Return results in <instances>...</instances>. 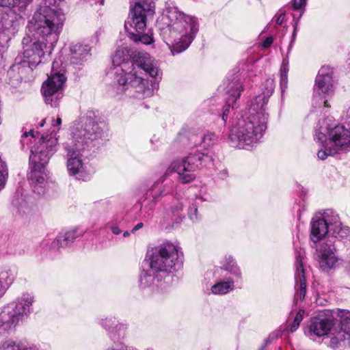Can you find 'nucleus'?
I'll list each match as a JSON object with an SVG mask.
<instances>
[{
    "mask_svg": "<svg viewBox=\"0 0 350 350\" xmlns=\"http://www.w3.org/2000/svg\"><path fill=\"white\" fill-rule=\"evenodd\" d=\"M127 235H129V232H125L124 233V237H126V236H127Z\"/></svg>",
    "mask_w": 350,
    "mask_h": 350,
    "instance_id": "obj_41",
    "label": "nucleus"
},
{
    "mask_svg": "<svg viewBox=\"0 0 350 350\" xmlns=\"http://www.w3.org/2000/svg\"><path fill=\"white\" fill-rule=\"evenodd\" d=\"M330 119H325L320 122V127L316 131L315 137L321 143L325 139L338 152L350 146V131L343 126L331 128L327 124Z\"/></svg>",
    "mask_w": 350,
    "mask_h": 350,
    "instance_id": "obj_10",
    "label": "nucleus"
},
{
    "mask_svg": "<svg viewBox=\"0 0 350 350\" xmlns=\"http://www.w3.org/2000/svg\"><path fill=\"white\" fill-rule=\"evenodd\" d=\"M337 258L332 251H325L320 260V267L323 270L332 268L337 262Z\"/></svg>",
    "mask_w": 350,
    "mask_h": 350,
    "instance_id": "obj_19",
    "label": "nucleus"
},
{
    "mask_svg": "<svg viewBox=\"0 0 350 350\" xmlns=\"http://www.w3.org/2000/svg\"><path fill=\"white\" fill-rule=\"evenodd\" d=\"M45 122H46V120L45 119L42 120L41 123L40 124V126L42 127L44 125Z\"/></svg>",
    "mask_w": 350,
    "mask_h": 350,
    "instance_id": "obj_38",
    "label": "nucleus"
},
{
    "mask_svg": "<svg viewBox=\"0 0 350 350\" xmlns=\"http://www.w3.org/2000/svg\"><path fill=\"white\" fill-rule=\"evenodd\" d=\"M216 140V136L213 133H208L204 135L202 139V142L204 147H208Z\"/></svg>",
    "mask_w": 350,
    "mask_h": 350,
    "instance_id": "obj_30",
    "label": "nucleus"
},
{
    "mask_svg": "<svg viewBox=\"0 0 350 350\" xmlns=\"http://www.w3.org/2000/svg\"><path fill=\"white\" fill-rule=\"evenodd\" d=\"M29 135H31L33 137H35V132L33 130H30L29 132H25L24 134H23V136L27 137H28Z\"/></svg>",
    "mask_w": 350,
    "mask_h": 350,
    "instance_id": "obj_34",
    "label": "nucleus"
},
{
    "mask_svg": "<svg viewBox=\"0 0 350 350\" xmlns=\"http://www.w3.org/2000/svg\"><path fill=\"white\" fill-rule=\"evenodd\" d=\"M67 167L69 173L75 175L82 172L83 163L81 159L78 156L71 155L67 163Z\"/></svg>",
    "mask_w": 350,
    "mask_h": 350,
    "instance_id": "obj_22",
    "label": "nucleus"
},
{
    "mask_svg": "<svg viewBox=\"0 0 350 350\" xmlns=\"http://www.w3.org/2000/svg\"><path fill=\"white\" fill-rule=\"evenodd\" d=\"M129 53L126 48L118 49L112 57V63L116 66H121V70L124 72V77H120L118 81L122 85L135 80L137 83H141L143 77L139 72L144 70L152 77H157L159 75V70L154 64L153 61L146 56L139 57L131 62L129 66Z\"/></svg>",
    "mask_w": 350,
    "mask_h": 350,
    "instance_id": "obj_3",
    "label": "nucleus"
},
{
    "mask_svg": "<svg viewBox=\"0 0 350 350\" xmlns=\"http://www.w3.org/2000/svg\"><path fill=\"white\" fill-rule=\"evenodd\" d=\"M143 227V223L137 224L132 230L133 232L136 231Z\"/></svg>",
    "mask_w": 350,
    "mask_h": 350,
    "instance_id": "obj_36",
    "label": "nucleus"
},
{
    "mask_svg": "<svg viewBox=\"0 0 350 350\" xmlns=\"http://www.w3.org/2000/svg\"><path fill=\"white\" fill-rule=\"evenodd\" d=\"M333 71L329 66H323L316 78V89L319 94H330L334 92Z\"/></svg>",
    "mask_w": 350,
    "mask_h": 350,
    "instance_id": "obj_12",
    "label": "nucleus"
},
{
    "mask_svg": "<svg viewBox=\"0 0 350 350\" xmlns=\"http://www.w3.org/2000/svg\"><path fill=\"white\" fill-rule=\"evenodd\" d=\"M288 63L284 61L280 68V85L282 90L286 87L288 83Z\"/></svg>",
    "mask_w": 350,
    "mask_h": 350,
    "instance_id": "obj_28",
    "label": "nucleus"
},
{
    "mask_svg": "<svg viewBox=\"0 0 350 350\" xmlns=\"http://www.w3.org/2000/svg\"><path fill=\"white\" fill-rule=\"evenodd\" d=\"M61 124H62L61 118H57L55 121V123L53 122L52 124V126L53 127V130L52 133H55V134L56 135L57 132L59 130V126H60Z\"/></svg>",
    "mask_w": 350,
    "mask_h": 350,
    "instance_id": "obj_32",
    "label": "nucleus"
},
{
    "mask_svg": "<svg viewBox=\"0 0 350 350\" xmlns=\"http://www.w3.org/2000/svg\"><path fill=\"white\" fill-rule=\"evenodd\" d=\"M167 18L169 20L167 25L171 33H178L180 36V41L176 43L177 48L179 49L178 52L185 50L198 31L197 20L176 9L170 10Z\"/></svg>",
    "mask_w": 350,
    "mask_h": 350,
    "instance_id": "obj_4",
    "label": "nucleus"
},
{
    "mask_svg": "<svg viewBox=\"0 0 350 350\" xmlns=\"http://www.w3.org/2000/svg\"><path fill=\"white\" fill-rule=\"evenodd\" d=\"M256 107L255 104L251 105L250 115L239 120L231 129L229 138L234 146L244 148L256 144L267 129V99L260 96L256 98Z\"/></svg>",
    "mask_w": 350,
    "mask_h": 350,
    "instance_id": "obj_2",
    "label": "nucleus"
},
{
    "mask_svg": "<svg viewBox=\"0 0 350 350\" xmlns=\"http://www.w3.org/2000/svg\"><path fill=\"white\" fill-rule=\"evenodd\" d=\"M304 314V310H300L296 314L294 321L293 322L291 327V331L292 332H294L298 327L300 322L303 319Z\"/></svg>",
    "mask_w": 350,
    "mask_h": 350,
    "instance_id": "obj_29",
    "label": "nucleus"
},
{
    "mask_svg": "<svg viewBox=\"0 0 350 350\" xmlns=\"http://www.w3.org/2000/svg\"><path fill=\"white\" fill-rule=\"evenodd\" d=\"M227 110H228V109H226L225 110V111L224 112V113H223V119H224V117L226 116V111Z\"/></svg>",
    "mask_w": 350,
    "mask_h": 350,
    "instance_id": "obj_40",
    "label": "nucleus"
},
{
    "mask_svg": "<svg viewBox=\"0 0 350 350\" xmlns=\"http://www.w3.org/2000/svg\"><path fill=\"white\" fill-rule=\"evenodd\" d=\"M211 161V157L207 154L201 153L191 154L181 161H175L170 167L178 174L179 179L183 183H188L195 178L192 173L196 170L199 164Z\"/></svg>",
    "mask_w": 350,
    "mask_h": 350,
    "instance_id": "obj_11",
    "label": "nucleus"
},
{
    "mask_svg": "<svg viewBox=\"0 0 350 350\" xmlns=\"http://www.w3.org/2000/svg\"><path fill=\"white\" fill-rule=\"evenodd\" d=\"M74 232H68L64 235H59L56 240L53 242V247H65L69 241L74 239Z\"/></svg>",
    "mask_w": 350,
    "mask_h": 350,
    "instance_id": "obj_25",
    "label": "nucleus"
},
{
    "mask_svg": "<svg viewBox=\"0 0 350 350\" xmlns=\"http://www.w3.org/2000/svg\"><path fill=\"white\" fill-rule=\"evenodd\" d=\"M295 278V289L296 291L295 299V301L298 299L302 301L305 298L306 293V282L303 265L299 256L297 257Z\"/></svg>",
    "mask_w": 350,
    "mask_h": 350,
    "instance_id": "obj_14",
    "label": "nucleus"
},
{
    "mask_svg": "<svg viewBox=\"0 0 350 350\" xmlns=\"http://www.w3.org/2000/svg\"><path fill=\"white\" fill-rule=\"evenodd\" d=\"M273 43V38L271 37H268L262 43V46L264 48H267L271 45Z\"/></svg>",
    "mask_w": 350,
    "mask_h": 350,
    "instance_id": "obj_33",
    "label": "nucleus"
},
{
    "mask_svg": "<svg viewBox=\"0 0 350 350\" xmlns=\"http://www.w3.org/2000/svg\"><path fill=\"white\" fill-rule=\"evenodd\" d=\"M90 47L86 44H77L72 46L71 51L72 59L75 60H83L89 55Z\"/></svg>",
    "mask_w": 350,
    "mask_h": 350,
    "instance_id": "obj_21",
    "label": "nucleus"
},
{
    "mask_svg": "<svg viewBox=\"0 0 350 350\" xmlns=\"http://www.w3.org/2000/svg\"><path fill=\"white\" fill-rule=\"evenodd\" d=\"M234 288V282L232 280L221 282L215 284L211 288L212 293L214 294L223 295L227 293Z\"/></svg>",
    "mask_w": 350,
    "mask_h": 350,
    "instance_id": "obj_23",
    "label": "nucleus"
},
{
    "mask_svg": "<svg viewBox=\"0 0 350 350\" xmlns=\"http://www.w3.org/2000/svg\"><path fill=\"white\" fill-rule=\"evenodd\" d=\"M333 327L334 322L331 319L319 315L312 320L309 332L310 335L321 337L327 335Z\"/></svg>",
    "mask_w": 350,
    "mask_h": 350,
    "instance_id": "obj_13",
    "label": "nucleus"
},
{
    "mask_svg": "<svg viewBox=\"0 0 350 350\" xmlns=\"http://www.w3.org/2000/svg\"><path fill=\"white\" fill-rule=\"evenodd\" d=\"M324 104H325V106H327V107L328 106V105H327V100H325V101H324Z\"/></svg>",
    "mask_w": 350,
    "mask_h": 350,
    "instance_id": "obj_42",
    "label": "nucleus"
},
{
    "mask_svg": "<svg viewBox=\"0 0 350 350\" xmlns=\"http://www.w3.org/2000/svg\"><path fill=\"white\" fill-rule=\"evenodd\" d=\"M111 230L112 232L115 234H119L121 232V230L118 227H113Z\"/></svg>",
    "mask_w": 350,
    "mask_h": 350,
    "instance_id": "obj_35",
    "label": "nucleus"
},
{
    "mask_svg": "<svg viewBox=\"0 0 350 350\" xmlns=\"http://www.w3.org/2000/svg\"><path fill=\"white\" fill-rule=\"evenodd\" d=\"M16 277V272L14 270L5 268L0 270V294L10 286Z\"/></svg>",
    "mask_w": 350,
    "mask_h": 350,
    "instance_id": "obj_17",
    "label": "nucleus"
},
{
    "mask_svg": "<svg viewBox=\"0 0 350 350\" xmlns=\"http://www.w3.org/2000/svg\"><path fill=\"white\" fill-rule=\"evenodd\" d=\"M32 0H0V6L9 8H16L20 12L25 10Z\"/></svg>",
    "mask_w": 350,
    "mask_h": 350,
    "instance_id": "obj_20",
    "label": "nucleus"
},
{
    "mask_svg": "<svg viewBox=\"0 0 350 350\" xmlns=\"http://www.w3.org/2000/svg\"><path fill=\"white\" fill-rule=\"evenodd\" d=\"M33 297L25 294L16 304H10L4 307L0 312V332L14 327L21 317L30 312Z\"/></svg>",
    "mask_w": 350,
    "mask_h": 350,
    "instance_id": "obj_8",
    "label": "nucleus"
},
{
    "mask_svg": "<svg viewBox=\"0 0 350 350\" xmlns=\"http://www.w3.org/2000/svg\"><path fill=\"white\" fill-rule=\"evenodd\" d=\"M179 256V248L170 243H165L151 247L146 253L150 267L157 272H171L177 263Z\"/></svg>",
    "mask_w": 350,
    "mask_h": 350,
    "instance_id": "obj_7",
    "label": "nucleus"
},
{
    "mask_svg": "<svg viewBox=\"0 0 350 350\" xmlns=\"http://www.w3.org/2000/svg\"><path fill=\"white\" fill-rule=\"evenodd\" d=\"M41 140L40 146L31 150L29 157L31 171L29 178L33 183L38 184H42L44 181L45 166L51 155L55 152V147L57 144V139L55 137L51 136L46 139L42 136Z\"/></svg>",
    "mask_w": 350,
    "mask_h": 350,
    "instance_id": "obj_5",
    "label": "nucleus"
},
{
    "mask_svg": "<svg viewBox=\"0 0 350 350\" xmlns=\"http://www.w3.org/2000/svg\"><path fill=\"white\" fill-rule=\"evenodd\" d=\"M57 64L55 61L53 63L51 72L47 80L42 83L41 88L46 104L54 107L59 106V100L63 97V87L66 81L64 70H57L55 68Z\"/></svg>",
    "mask_w": 350,
    "mask_h": 350,
    "instance_id": "obj_9",
    "label": "nucleus"
},
{
    "mask_svg": "<svg viewBox=\"0 0 350 350\" xmlns=\"http://www.w3.org/2000/svg\"><path fill=\"white\" fill-rule=\"evenodd\" d=\"M306 0H293V8L294 10H300L305 6Z\"/></svg>",
    "mask_w": 350,
    "mask_h": 350,
    "instance_id": "obj_31",
    "label": "nucleus"
},
{
    "mask_svg": "<svg viewBox=\"0 0 350 350\" xmlns=\"http://www.w3.org/2000/svg\"><path fill=\"white\" fill-rule=\"evenodd\" d=\"M242 90L243 87L239 80H233L227 83L226 93L229 95L226 101L228 108H229L231 105L233 106L234 103L239 98Z\"/></svg>",
    "mask_w": 350,
    "mask_h": 350,
    "instance_id": "obj_16",
    "label": "nucleus"
},
{
    "mask_svg": "<svg viewBox=\"0 0 350 350\" xmlns=\"http://www.w3.org/2000/svg\"><path fill=\"white\" fill-rule=\"evenodd\" d=\"M0 350H38L35 346L25 342L16 343L14 341H5L0 345Z\"/></svg>",
    "mask_w": 350,
    "mask_h": 350,
    "instance_id": "obj_18",
    "label": "nucleus"
},
{
    "mask_svg": "<svg viewBox=\"0 0 350 350\" xmlns=\"http://www.w3.org/2000/svg\"><path fill=\"white\" fill-rule=\"evenodd\" d=\"M338 317L340 320L342 331L350 335V311L339 310L338 312Z\"/></svg>",
    "mask_w": 350,
    "mask_h": 350,
    "instance_id": "obj_24",
    "label": "nucleus"
},
{
    "mask_svg": "<svg viewBox=\"0 0 350 350\" xmlns=\"http://www.w3.org/2000/svg\"><path fill=\"white\" fill-rule=\"evenodd\" d=\"M274 338V336H272L271 335H270V336H269V337L268 338V339L266 340V343H267V344L268 342H269V338Z\"/></svg>",
    "mask_w": 350,
    "mask_h": 350,
    "instance_id": "obj_39",
    "label": "nucleus"
},
{
    "mask_svg": "<svg viewBox=\"0 0 350 350\" xmlns=\"http://www.w3.org/2000/svg\"><path fill=\"white\" fill-rule=\"evenodd\" d=\"M328 226L324 219L319 218L314 219L311 227V239L314 242H317L327 233Z\"/></svg>",
    "mask_w": 350,
    "mask_h": 350,
    "instance_id": "obj_15",
    "label": "nucleus"
},
{
    "mask_svg": "<svg viewBox=\"0 0 350 350\" xmlns=\"http://www.w3.org/2000/svg\"><path fill=\"white\" fill-rule=\"evenodd\" d=\"M63 1L46 0V6L35 12L28 23L29 31L43 40L42 42L36 40L31 44H29V38L23 40V61L27 62L30 67H36L41 62L45 55L44 50L51 53L59 39L66 19L62 8H59Z\"/></svg>",
    "mask_w": 350,
    "mask_h": 350,
    "instance_id": "obj_1",
    "label": "nucleus"
},
{
    "mask_svg": "<svg viewBox=\"0 0 350 350\" xmlns=\"http://www.w3.org/2000/svg\"><path fill=\"white\" fill-rule=\"evenodd\" d=\"M283 19H284V16L281 14V15L278 18V19H277V21H276V23H277L278 24H279V25H281V24L282 23Z\"/></svg>",
    "mask_w": 350,
    "mask_h": 350,
    "instance_id": "obj_37",
    "label": "nucleus"
},
{
    "mask_svg": "<svg viewBox=\"0 0 350 350\" xmlns=\"http://www.w3.org/2000/svg\"><path fill=\"white\" fill-rule=\"evenodd\" d=\"M154 14V10L150 4L141 5L137 3L131 8L128 21L125 22L124 27L129 33L130 38L135 42H141L145 44H150L153 42L152 36L148 34H142L146 27V18Z\"/></svg>",
    "mask_w": 350,
    "mask_h": 350,
    "instance_id": "obj_6",
    "label": "nucleus"
},
{
    "mask_svg": "<svg viewBox=\"0 0 350 350\" xmlns=\"http://www.w3.org/2000/svg\"><path fill=\"white\" fill-rule=\"evenodd\" d=\"M324 142L325 143V150H320L317 153V156L319 159L323 160L326 159L328 155H334L339 152L334 147L331 146L327 139H325L323 143Z\"/></svg>",
    "mask_w": 350,
    "mask_h": 350,
    "instance_id": "obj_26",
    "label": "nucleus"
},
{
    "mask_svg": "<svg viewBox=\"0 0 350 350\" xmlns=\"http://www.w3.org/2000/svg\"><path fill=\"white\" fill-rule=\"evenodd\" d=\"M265 85V88H266V90H265L263 92V94L262 95L257 96L254 98V100L252 102L251 105L255 104V105L256 107L257 106L256 98L258 97H260V96L266 98L267 103H268V97L269 96L270 94H272V92L274 90V81H273V80L272 79H268L267 80H266Z\"/></svg>",
    "mask_w": 350,
    "mask_h": 350,
    "instance_id": "obj_27",
    "label": "nucleus"
}]
</instances>
